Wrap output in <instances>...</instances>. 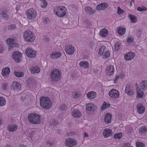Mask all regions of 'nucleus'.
<instances>
[{"mask_svg": "<svg viewBox=\"0 0 147 147\" xmlns=\"http://www.w3.org/2000/svg\"><path fill=\"white\" fill-rule=\"evenodd\" d=\"M109 94L111 97L114 98H117L119 95L118 91L115 89L110 90L109 92Z\"/></svg>", "mask_w": 147, "mask_h": 147, "instance_id": "nucleus-9", "label": "nucleus"}, {"mask_svg": "<svg viewBox=\"0 0 147 147\" xmlns=\"http://www.w3.org/2000/svg\"><path fill=\"white\" fill-rule=\"evenodd\" d=\"M10 72V69L9 67H6L3 69L2 72V74L4 77L7 75Z\"/></svg>", "mask_w": 147, "mask_h": 147, "instance_id": "nucleus-29", "label": "nucleus"}, {"mask_svg": "<svg viewBox=\"0 0 147 147\" xmlns=\"http://www.w3.org/2000/svg\"><path fill=\"white\" fill-rule=\"evenodd\" d=\"M84 136L85 137H87L88 136V134L86 132L84 133Z\"/></svg>", "mask_w": 147, "mask_h": 147, "instance_id": "nucleus-60", "label": "nucleus"}, {"mask_svg": "<svg viewBox=\"0 0 147 147\" xmlns=\"http://www.w3.org/2000/svg\"><path fill=\"white\" fill-rule=\"evenodd\" d=\"M67 108V106L63 104L60 106L59 109L60 111H64Z\"/></svg>", "mask_w": 147, "mask_h": 147, "instance_id": "nucleus-45", "label": "nucleus"}, {"mask_svg": "<svg viewBox=\"0 0 147 147\" xmlns=\"http://www.w3.org/2000/svg\"><path fill=\"white\" fill-rule=\"evenodd\" d=\"M8 85V84L7 83L5 82L3 83L2 85V88L3 90H5Z\"/></svg>", "mask_w": 147, "mask_h": 147, "instance_id": "nucleus-49", "label": "nucleus"}, {"mask_svg": "<svg viewBox=\"0 0 147 147\" xmlns=\"http://www.w3.org/2000/svg\"><path fill=\"white\" fill-rule=\"evenodd\" d=\"M71 114L73 117L77 118L80 117L82 115L81 112L77 109H73Z\"/></svg>", "mask_w": 147, "mask_h": 147, "instance_id": "nucleus-18", "label": "nucleus"}, {"mask_svg": "<svg viewBox=\"0 0 147 147\" xmlns=\"http://www.w3.org/2000/svg\"><path fill=\"white\" fill-rule=\"evenodd\" d=\"M76 141L74 139L69 138L65 140V145L69 147H71L76 144Z\"/></svg>", "mask_w": 147, "mask_h": 147, "instance_id": "nucleus-10", "label": "nucleus"}, {"mask_svg": "<svg viewBox=\"0 0 147 147\" xmlns=\"http://www.w3.org/2000/svg\"><path fill=\"white\" fill-rule=\"evenodd\" d=\"M108 5V4L107 3H101L97 6L96 9L98 10H103L106 8Z\"/></svg>", "mask_w": 147, "mask_h": 147, "instance_id": "nucleus-13", "label": "nucleus"}, {"mask_svg": "<svg viewBox=\"0 0 147 147\" xmlns=\"http://www.w3.org/2000/svg\"><path fill=\"white\" fill-rule=\"evenodd\" d=\"M110 106V105L109 104L107 103L106 102H104L101 107V109L102 110H103L109 107Z\"/></svg>", "mask_w": 147, "mask_h": 147, "instance_id": "nucleus-37", "label": "nucleus"}, {"mask_svg": "<svg viewBox=\"0 0 147 147\" xmlns=\"http://www.w3.org/2000/svg\"><path fill=\"white\" fill-rule=\"evenodd\" d=\"M136 91L137 97L138 98L142 97L144 95L143 92L139 88H137L136 89Z\"/></svg>", "mask_w": 147, "mask_h": 147, "instance_id": "nucleus-31", "label": "nucleus"}, {"mask_svg": "<svg viewBox=\"0 0 147 147\" xmlns=\"http://www.w3.org/2000/svg\"><path fill=\"white\" fill-rule=\"evenodd\" d=\"M26 55L30 58H34L36 55L35 51L32 50L30 48H28L26 50Z\"/></svg>", "mask_w": 147, "mask_h": 147, "instance_id": "nucleus-8", "label": "nucleus"}, {"mask_svg": "<svg viewBox=\"0 0 147 147\" xmlns=\"http://www.w3.org/2000/svg\"><path fill=\"white\" fill-rule=\"evenodd\" d=\"M96 106L93 103H89L86 107V109L88 111H94L96 109Z\"/></svg>", "mask_w": 147, "mask_h": 147, "instance_id": "nucleus-17", "label": "nucleus"}, {"mask_svg": "<svg viewBox=\"0 0 147 147\" xmlns=\"http://www.w3.org/2000/svg\"><path fill=\"white\" fill-rule=\"evenodd\" d=\"M40 5L42 8H45L47 6V3L45 0H40Z\"/></svg>", "mask_w": 147, "mask_h": 147, "instance_id": "nucleus-39", "label": "nucleus"}, {"mask_svg": "<svg viewBox=\"0 0 147 147\" xmlns=\"http://www.w3.org/2000/svg\"><path fill=\"white\" fill-rule=\"evenodd\" d=\"M105 48V46H102L101 47L99 50V51L98 53L99 55L101 56L102 55L104 51V49Z\"/></svg>", "mask_w": 147, "mask_h": 147, "instance_id": "nucleus-42", "label": "nucleus"}, {"mask_svg": "<svg viewBox=\"0 0 147 147\" xmlns=\"http://www.w3.org/2000/svg\"><path fill=\"white\" fill-rule=\"evenodd\" d=\"M96 96V93L93 91H90L87 94V97L90 99L95 98Z\"/></svg>", "mask_w": 147, "mask_h": 147, "instance_id": "nucleus-27", "label": "nucleus"}, {"mask_svg": "<svg viewBox=\"0 0 147 147\" xmlns=\"http://www.w3.org/2000/svg\"><path fill=\"white\" fill-rule=\"evenodd\" d=\"M142 32L140 30L137 32V35L138 38H140V37Z\"/></svg>", "mask_w": 147, "mask_h": 147, "instance_id": "nucleus-54", "label": "nucleus"}, {"mask_svg": "<svg viewBox=\"0 0 147 147\" xmlns=\"http://www.w3.org/2000/svg\"><path fill=\"white\" fill-rule=\"evenodd\" d=\"M74 134V132L72 131V132H71V133H67V135L68 136H71V135H73Z\"/></svg>", "mask_w": 147, "mask_h": 147, "instance_id": "nucleus-57", "label": "nucleus"}, {"mask_svg": "<svg viewBox=\"0 0 147 147\" xmlns=\"http://www.w3.org/2000/svg\"><path fill=\"white\" fill-rule=\"evenodd\" d=\"M14 40L12 38H9L7 40V42L9 47L8 49L10 50L13 47H15L16 44L14 42Z\"/></svg>", "mask_w": 147, "mask_h": 147, "instance_id": "nucleus-16", "label": "nucleus"}, {"mask_svg": "<svg viewBox=\"0 0 147 147\" xmlns=\"http://www.w3.org/2000/svg\"><path fill=\"white\" fill-rule=\"evenodd\" d=\"M26 14L28 18L30 20L34 19L37 15L36 11L33 8H31L27 10Z\"/></svg>", "mask_w": 147, "mask_h": 147, "instance_id": "nucleus-6", "label": "nucleus"}, {"mask_svg": "<svg viewBox=\"0 0 147 147\" xmlns=\"http://www.w3.org/2000/svg\"><path fill=\"white\" fill-rule=\"evenodd\" d=\"M65 50L66 53L69 55L73 54L75 51L74 47L70 45H67L65 47Z\"/></svg>", "mask_w": 147, "mask_h": 147, "instance_id": "nucleus-11", "label": "nucleus"}, {"mask_svg": "<svg viewBox=\"0 0 147 147\" xmlns=\"http://www.w3.org/2000/svg\"><path fill=\"white\" fill-rule=\"evenodd\" d=\"M6 103L5 99L3 97H0V106H3L5 105Z\"/></svg>", "mask_w": 147, "mask_h": 147, "instance_id": "nucleus-38", "label": "nucleus"}, {"mask_svg": "<svg viewBox=\"0 0 147 147\" xmlns=\"http://www.w3.org/2000/svg\"><path fill=\"white\" fill-rule=\"evenodd\" d=\"M40 100L41 106L45 109H49L52 105V102L48 97H41Z\"/></svg>", "mask_w": 147, "mask_h": 147, "instance_id": "nucleus-1", "label": "nucleus"}, {"mask_svg": "<svg viewBox=\"0 0 147 147\" xmlns=\"http://www.w3.org/2000/svg\"><path fill=\"white\" fill-rule=\"evenodd\" d=\"M139 131L142 133H144L147 131V128L145 126H142L140 128Z\"/></svg>", "mask_w": 147, "mask_h": 147, "instance_id": "nucleus-43", "label": "nucleus"}, {"mask_svg": "<svg viewBox=\"0 0 147 147\" xmlns=\"http://www.w3.org/2000/svg\"><path fill=\"white\" fill-rule=\"evenodd\" d=\"M40 71V69L37 66L33 67L30 69V72L32 74H34L35 73H38Z\"/></svg>", "mask_w": 147, "mask_h": 147, "instance_id": "nucleus-30", "label": "nucleus"}, {"mask_svg": "<svg viewBox=\"0 0 147 147\" xmlns=\"http://www.w3.org/2000/svg\"><path fill=\"white\" fill-rule=\"evenodd\" d=\"M45 41L47 42H48L49 41V39L48 38H46L45 39Z\"/></svg>", "mask_w": 147, "mask_h": 147, "instance_id": "nucleus-63", "label": "nucleus"}, {"mask_svg": "<svg viewBox=\"0 0 147 147\" xmlns=\"http://www.w3.org/2000/svg\"><path fill=\"white\" fill-rule=\"evenodd\" d=\"M14 75L18 77H22L24 75V73L23 72L15 71L14 72Z\"/></svg>", "mask_w": 147, "mask_h": 147, "instance_id": "nucleus-35", "label": "nucleus"}, {"mask_svg": "<svg viewBox=\"0 0 147 147\" xmlns=\"http://www.w3.org/2000/svg\"><path fill=\"white\" fill-rule=\"evenodd\" d=\"M61 55V54L60 52H54L50 55L51 58L52 59L58 58Z\"/></svg>", "mask_w": 147, "mask_h": 147, "instance_id": "nucleus-24", "label": "nucleus"}, {"mask_svg": "<svg viewBox=\"0 0 147 147\" xmlns=\"http://www.w3.org/2000/svg\"><path fill=\"white\" fill-rule=\"evenodd\" d=\"M85 11L88 14L90 15L94 14L95 12V10L92 9L91 7L89 6H87L85 7Z\"/></svg>", "mask_w": 147, "mask_h": 147, "instance_id": "nucleus-22", "label": "nucleus"}, {"mask_svg": "<svg viewBox=\"0 0 147 147\" xmlns=\"http://www.w3.org/2000/svg\"><path fill=\"white\" fill-rule=\"evenodd\" d=\"M80 65L81 67L86 69L88 67L89 64L88 62L84 61L80 62Z\"/></svg>", "mask_w": 147, "mask_h": 147, "instance_id": "nucleus-28", "label": "nucleus"}, {"mask_svg": "<svg viewBox=\"0 0 147 147\" xmlns=\"http://www.w3.org/2000/svg\"><path fill=\"white\" fill-rule=\"evenodd\" d=\"M119 75L115 77V78L114 79V83H116V82H117L119 78Z\"/></svg>", "mask_w": 147, "mask_h": 147, "instance_id": "nucleus-55", "label": "nucleus"}, {"mask_svg": "<svg viewBox=\"0 0 147 147\" xmlns=\"http://www.w3.org/2000/svg\"><path fill=\"white\" fill-rule=\"evenodd\" d=\"M28 117L29 121L32 124H39L40 122V116L36 114L30 113Z\"/></svg>", "mask_w": 147, "mask_h": 147, "instance_id": "nucleus-2", "label": "nucleus"}, {"mask_svg": "<svg viewBox=\"0 0 147 147\" xmlns=\"http://www.w3.org/2000/svg\"><path fill=\"white\" fill-rule=\"evenodd\" d=\"M67 11V8L63 6L58 7L54 9L55 13L60 17L64 16Z\"/></svg>", "mask_w": 147, "mask_h": 147, "instance_id": "nucleus-3", "label": "nucleus"}, {"mask_svg": "<svg viewBox=\"0 0 147 147\" xmlns=\"http://www.w3.org/2000/svg\"><path fill=\"white\" fill-rule=\"evenodd\" d=\"M106 71L108 74L110 75H112L114 74V66L112 65H109L107 67Z\"/></svg>", "mask_w": 147, "mask_h": 147, "instance_id": "nucleus-19", "label": "nucleus"}, {"mask_svg": "<svg viewBox=\"0 0 147 147\" xmlns=\"http://www.w3.org/2000/svg\"><path fill=\"white\" fill-rule=\"evenodd\" d=\"M138 112L140 114L143 113L145 111V108L141 104H138L137 106Z\"/></svg>", "mask_w": 147, "mask_h": 147, "instance_id": "nucleus-23", "label": "nucleus"}, {"mask_svg": "<svg viewBox=\"0 0 147 147\" xmlns=\"http://www.w3.org/2000/svg\"><path fill=\"white\" fill-rule=\"evenodd\" d=\"M121 45L120 43L118 42H117L115 44V50L118 51L120 49Z\"/></svg>", "mask_w": 147, "mask_h": 147, "instance_id": "nucleus-44", "label": "nucleus"}, {"mask_svg": "<svg viewBox=\"0 0 147 147\" xmlns=\"http://www.w3.org/2000/svg\"><path fill=\"white\" fill-rule=\"evenodd\" d=\"M82 95V94L80 92H79L78 93L75 92L74 94V93H73V95L74 96V98H77L79 97H80Z\"/></svg>", "mask_w": 147, "mask_h": 147, "instance_id": "nucleus-40", "label": "nucleus"}, {"mask_svg": "<svg viewBox=\"0 0 147 147\" xmlns=\"http://www.w3.org/2000/svg\"><path fill=\"white\" fill-rule=\"evenodd\" d=\"M130 146V144L129 143H125L124 144L123 147H129Z\"/></svg>", "mask_w": 147, "mask_h": 147, "instance_id": "nucleus-56", "label": "nucleus"}, {"mask_svg": "<svg viewBox=\"0 0 147 147\" xmlns=\"http://www.w3.org/2000/svg\"><path fill=\"white\" fill-rule=\"evenodd\" d=\"M125 92L129 95H132L133 94L134 90L132 88H130V86L127 85L125 89Z\"/></svg>", "mask_w": 147, "mask_h": 147, "instance_id": "nucleus-20", "label": "nucleus"}, {"mask_svg": "<svg viewBox=\"0 0 147 147\" xmlns=\"http://www.w3.org/2000/svg\"><path fill=\"white\" fill-rule=\"evenodd\" d=\"M61 75V73L60 70L55 69L51 72L50 78L52 81H57L60 79Z\"/></svg>", "mask_w": 147, "mask_h": 147, "instance_id": "nucleus-5", "label": "nucleus"}, {"mask_svg": "<svg viewBox=\"0 0 147 147\" xmlns=\"http://www.w3.org/2000/svg\"><path fill=\"white\" fill-rule=\"evenodd\" d=\"M18 126L15 124H9L7 126L8 130L10 132H14L18 129Z\"/></svg>", "mask_w": 147, "mask_h": 147, "instance_id": "nucleus-21", "label": "nucleus"}, {"mask_svg": "<svg viewBox=\"0 0 147 147\" xmlns=\"http://www.w3.org/2000/svg\"><path fill=\"white\" fill-rule=\"evenodd\" d=\"M141 88L143 90H145L147 88V81L144 80L140 84Z\"/></svg>", "mask_w": 147, "mask_h": 147, "instance_id": "nucleus-33", "label": "nucleus"}, {"mask_svg": "<svg viewBox=\"0 0 147 147\" xmlns=\"http://www.w3.org/2000/svg\"><path fill=\"white\" fill-rule=\"evenodd\" d=\"M135 54L133 52H129L124 55V58L126 61L131 60L135 56Z\"/></svg>", "mask_w": 147, "mask_h": 147, "instance_id": "nucleus-12", "label": "nucleus"}, {"mask_svg": "<svg viewBox=\"0 0 147 147\" xmlns=\"http://www.w3.org/2000/svg\"><path fill=\"white\" fill-rule=\"evenodd\" d=\"M3 51V50L2 49H0V53H2Z\"/></svg>", "mask_w": 147, "mask_h": 147, "instance_id": "nucleus-64", "label": "nucleus"}, {"mask_svg": "<svg viewBox=\"0 0 147 147\" xmlns=\"http://www.w3.org/2000/svg\"><path fill=\"white\" fill-rule=\"evenodd\" d=\"M47 20H48V18H44L43 19V21L44 22V23H47Z\"/></svg>", "mask_w": 147, "mask_h": 147, "instance_id": "nucleus-58", "label": "nucleus"}, {"mask_svg": "<svg viewBox=\"0 0 147 147\" xmlns=\"http://www.w3.org/2000/svg\"><path fill=\"white\" fill-rule=\"evenodd\" d=\"M12 88L13 90L18 91L20 90L21 86L19 83L16 81H14L12 84Z\"/></svg>", "mask_w": 147, "mask_h": 147, "instance_id": "nucleus-14", "label": "nucleus"}, {"mask_svg": "<svg viewBox=\"0 0 147 147\" xmlns=\"http://www.w3.org/2000/svg\"><path fill=\"white\" fill-rule=\"evenodd\" d=\"M12 57L15 61L17 63H19L21 61L22 56L21 52L19 51L13 52L12 54Z\"/></svg>", "mask_w": 147, "mask_h": 147, "instance_id": "nucleus-7", "label": "nucleus"}, {"mask_svg": "<svg viewBox=\"0 0 147 147\" xmlns=\"http://www.w3.org/2000/svg\"><path fill=\"white\" fill-rule=\"evenodd\" d=\"M19 147H27L25 145H24L23 144H21L19 146Z\"/></svg>", "mask_w": 147, "mask_h": 147, "instance_id": "nucleus-61", "label": "nucleus"}, {"mask_svg": "<svg viewBox=\"0 0 147 147\" xmlns=\"http://www.w3.org/2000/svg\"><path fill=\"white\" fill-rule=\"evenodd\" d=\"M137 10L138 11H142L147 10V9L145 7L142 6V7H138L137 8Z\"/></svg>", "mask_w": 147, "mask_h": 147, "instance_id": "nucleus-48", "label": "nucleus"}, {"mask_svg": "<svg viewBox=\"0 0 147 147\" xmlns=\"http://www.w3.org/2000/svg\"><path fill=\"white\" fill-rule=\"evenodd\" d=\"M112 131L108 129H105L103 131V135L105 138H107L112 136Z\"/></svg>", "mask_w": 147, "mask_h": 147, "instance_id": "nucleus-15", "label": "nucleus"}, {"mask_svg": "<svg viewBox=\"0 0 147 147\" xmlns=\"http://www.w3.org/2000/svg\"><path fill=\"white\" fill-rule=\"evenodd\" d=\"M117 31L118 34L120 35H123L125 33L126 31L125 28H121L119 27Z\"/></svg>", "mask_w": 147, "mask_h": 147, "instance_id": "nucleus-32", "label": "nucleus"}, {"mask_svg": "<svg viewBox=\"0 0 147 147\" xmlns=\"http://www.w3.org/2000/svg\"><path fill=\"white\" fill-rule=\"evenodd\" d=\"M7 10H4L1 11L0 13V14L2 16V17L6 19H7L9 17L7 15Z\"/></svg>", "mask_w": 147, "mask_h": 147, "instance_id": "nucleus-34", "label": "nucleus"}, {"mask_svg": "<svg viewBox=\"0 0 147 147\" xmlns=\"http://www.w3.org/2000/svg\"><path fill=\"white\" fill-rule=\"evenodd\" d=\"M110 54V52L109 51H106L103 55L104 58H108Z\"/></svg>", "mask_w": 147, "mask_h": 147, "instance_id": "nucleus-52", "label": "nucleus"}, {"mask_svg": "<svg viewBox=\"0 0 147 147\" xmlns=\"http://www.w3.org/2000/svg\"><path fill=\"white\" fill-rule=\"evenodd\" d=\"M124 13V11L121 9L120 7H117V13L118 14H121Z\"/></svg>", "mask_w": 147, "mask_h": 147, "instance_id": "nucleus-47", "label": "nucleus"}, {"mask_svg": "<svg viewBox=\"0 0 147 147\" xmlns=\"http://www.w3.org/2000/svg\"><path fill=\"white\" fill-rule=\"evenodd\" d=\"M100 34L102 37H105L108 35V32L106 29L102 28L100 30Z\"/></svg>", "mask_w": 147, "mask_h": 147, "instance_id": "nucleus-25", "label": "nucleus"}, {"mask_svg": "<svg viewBox=\"0 0 147 147\" xmlns=\"http://www.w3.org/2000/svg\"><path fill=\"white\" fill-rule=\"evenodd\" d=\"M53 121H54V122L50 123V124H49L50 125H51V126L53 125H54L55 126L57 125V121H56L55 120H53Z\"/></svg>", "mask_w": 147, "mask_h": 147, "instance_id": "nucleus-53", "label": "nucleus"}, {"mask_svg": "<svg viewBox=\"0 0 147 147\" xmlns=\"http://www.w3.org/2000/svg\"><path fill=\"white\" fill-rule=\"evenodd\" d=\"M19 8H20V7H19V6H16V9L17 11H18L19 10Z\"/></svg>", "mask_w": 147, "mask_h": 147, "instance_id": "nucleus-59", "label": "nucleus"}, {"mask_svg": "<svg viewBox=\"0 0 147 147\" xmlns=\"http://www.w3.org/2000/svg\"><path fill=\"white\" fill-rule=\"evenodd\" d=\"M24 37L25 40L28 42H32L35 39L34 34L30 30L26 31L24 32Z\"/></svg>", "mask_w": 147, "mask_h": 147, "instance_id": "nucleus-4", "label": "nucleus"}, {"mask_svg": "<svg viewBox=\"0 0 147 147\" xmlns=\"http://www.w3.org/2000/svg\"><path fill=\"white\" fill-rule=\"evenodd\" d=\"M111 115L110 113L106 114L105 117V121L107 123H109L111 122Z\"/></svg>", "mask_w": 147, "mask_h": 147, "instance_id": "nucleus-26", "label": "nucleus"}, {"mask_svg": "<svg viewBox=\"0 0 147 147\" xmlns=\"http://www.w3.org/2000/svg\"><path fill=\"white\" fill-rule=\"evenodd\" d=\"M16 28V26L15 24L11 25L8 27V29L9 30L15 29Z\"/></svg>", "mask_w": 147, "mask_h": 147, "instance_id": "nucleus-50", "label": "nucleus"}, {"mask_svg": "<svg viewBox=\"0 0 147 147\" xmlns=\"http://www.w3.org/2000/svg\"><path fill=\"white\" fill-rule=\"evenodd\" d=\"M47 144H49L50 146H51L53 144V143L50 142H47Z\"/></svg>", "mask_w": 147, "mask_h": 147, "instance_id": "nucleus-62", "label": "nucleus"}, {"mask_svg": "<svg viewBox=\"0 0 147 147\" xmlns=\"http://www.w3.org/2000/svg\"><path fill=\"white\" fill-rule=\"evenodd\" d=\"M134 41L133 38H131V37H129L128 38L127 40V42L128 43L130 44Z\"/></svg>", "mask_w": 147, "mask_h": 147, "instance_id": "nucleus-51", "label": "nucleus"}, {"mask_svg": "<svg viewBox=\"0 0 147 147\" xmlns=\"http://www.w3.org/2000/svg\"><path fill=\"white\" fill-rule=\"evenodd\" d=\"M122 137V134L121 133H118L114 135L113 137L115 138H117L120 139Z\"/></svg>", "mask_w": 147, "mask_h": 147, "instance_id": "nucleus-41", "label": "nucleus"}, {"mask_svg": "<svg viewBox=\"0 0 147 147\" xmlns=\"http://www.w3.org/2000/svg\"><path fill=\"white\" fill-rule=\"evenodd\" d=\"M136 146L137 147H144L145 145L140 142H137L136 143Z\"/></svg>", "mask_w": 147, "mask_h": 147, "instance_id": "nucleus-46", "label": "nucleus"}, {"mask_svg": "<svg viewBox=\"0 0 147 147\" xmlns=\"http://www.w3.org/2000/svg\"><path fill=\"white\" fill-rule=\"evenodd\" d=\"M128 16L130 18L131 22L134 23L137 22V19L135 16L129 14Z\"/></svg>", "mask_w": 147, "mask_h": 147, "instance_id": "nucleus-36", "label": "nucleus"}]
</instances>
